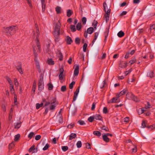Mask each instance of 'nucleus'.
Wrapping results in <instances>:
<instances>
[{
    "instance_id": "f257e3e1",
    "label": "nucleus",
    "mask_w": 155,
    "mask_h": 155,
    "mask_svg": "<svg viewBox=\"0 0 155 155\" xmlns=\"http://www.w3.org/2000/svg\"><path fill=\"white\" fill-rule=\"evenodd\" d=\"M61 23L60 20H59L56 22L54 27V31L53 32V34L55 37V40L56 42H58L59 41V35L60 34V31L61 33H62L63 31L62 29L60 30Z\"/></svg>"
},
{
    "instance_id": "f03ea898",
    "label": "nucleus",
    "mask_w": 155,
    "mask_h": 155,
    "mask_svg": "<svg viewBox=\"0 0 155 155\" xmlns=\"http://www.w3.org/2000/svg\"><path fill=\"white\" fill-rule=\"evenodd\" d=\"M17 29V27L14 26H11L8 27H4L3 32L7 35H11L15 33Z\"/></svg>"
},
{
    "instance_id": "7ed1b4c3",
    "label": "nucleus",
    "mask_w": 155,
    "mask_h": 155,
    "mask_svg": "<svg viewBox=\"0 0 155 155\" xmlns=\"http://www.w3.org/2000/svg\"><path fill=\"white\" fill-rule=\"evenodd\" d=\"M58 104V103L56 102V99L54 98L50 102H46L45 104V106H48L50 110H54L56 105Z\"/></svg>"
},
{
    "instance_id": "20e7f679",
    "label": "nucleus",
    "mask_w": 155,
    "mask_h": 155,
    "mask_svg": "<svg viewBox=\"0 0 155 155\" xmlns=\"http://www.w3.org/2000/svg\"><path fill=\"white\" fill-rule=\"evenodd\" d=\"M35 27L36 28V30L35 31H33V37L34 38H35L36 39V44L38 47L39 51H40V45L39 43L38 40V37L39 36V29L38 27V25H36Z\"/></svg>"
},
{
    "instance_id": "39448f33",
    "label": "nucleus",
    "mask_w": 155,
    "mask_h": 155,
    "mask_svg": "<svg viewBox=\"0 0 155 155\" xmlns=\"http://www.w3.org/2000/svg\"><path fill=\"white\" fill-rule=\"evenodd\" d=\"M44 74L41 73L40 76L38 81V90L40 91H41L44 88V84L43 81Z\"/></svg>"
},
{
    "instance_id": "423d86ee",
    "label": "nucleus",
    "mask_w": 155,
    "mask_h": 155,
    "mask_svg": "<svg viewBox=\"0 0 155 155\" xmlns=\"http://www.w3.org/2000/svg\"><path fill=\"white\" fill-rule=\"evenodd\" d=\"M110 12V9H108V10H107V12H105V14L104 15V19L105 20L106 22H107L109 20Z\"/></svg>"
},
{
    "instance_id": "0eeeda50",
    "label": "nucleus",
    "mask_w": 155,
    "mask_h": 155,
    "mask_svg": "<svg viewBox=\"0 0 155 155\" xmlns=\"http://www.w3.org/2000/svg\"><path fill=\"white\" fill-rule=\"evenodd\" d=\"M28 151L29 152H31L32 151L33 153H36L38 151V148L37 147L35 148V145H33L29 148L28 150Z\"/></svg>"
},
{
    "instance_id": "6e6552de",
    "label": "nucleus",
    "mask_w": 155,
    "mask_h": 155,
    "mask_svg": "<svg viewBox=\"0 0 155 155\" xmlns=\"http://www.w3.org/2000/svg\"><path fill=\"white\" fill-rule=\"evenodd\" d=\"M119 97H118L117 95V94L116 97H113L111 100H110L108 102V103H114L119 102L120 101Z\"/></svg>"
},
{
    "instance_id": "1a4fd4ad",
    "label": "nucleus",
    "mask_w": 155,
    "mask_h": 155,
    "mask_svg": "<svg viewBox=\"0 0 155 155\" xmlns=\"http://www.w3.org/2000/svg\"><path fill=\"white\" fill-rule=\"evenodd\" d=\"M127 63L124 61H120V62L119 66L122 68H125L127 66Z\"/></svg>"
},
{
    "instance_id": "9d476101",
    "label": "nucleus",
    "mask_w": 155,
    "mask_h": 155,
    "mask_svg": "<svg viewBox=\"0 0 155 155\" xmlns=\"http://www.w3.org/2000/svg\"><path fill=\"white\" fill-rule=\"evenodd\" d=\"M62 109H61L60 111L59 112V114L57 116V118L58 119L60 123H61L62 122L63 119L62 117L61 111Z\"/></svg>"
},
{
    "instance_id": "9b49d317",
    "label": "nucleus",
    "mask_w": 155,
    "mask_h": 155,
    "mask_svg": "<svg viewBox=\"0 0 155 155\" xmlns=\"http://www.w3.org/2000/svg\"><path fill=\"white\" fill-rule=\"evenodd\" d=\"M17 69L20 74H22L23 73L21 64H20L17 67Z\"/></svg>"
},
{
    "instance_id": "f8f14e48",
    "label": "nucleus",
    "mask_w": 155,
    "mask_h": 155,
    "mask_svg": "<svg viewBox=\"0 0 155 155\" xmlns=\"http://www.w3.org/2000/svg\"><path fill=\"white\" fill-rule=\"evenodd\" d=\"M57 55L59 58V60L60 61L62 60L63 56L62 53L59 50H57L56 52Z\"/></svg>"
},
{
    "instance_id": "ddd939ff",
    "label": "nucleus",
    "mask_w": 155,
    "mask_h": 155,
    "mask_svg": "<svg viewBox=\"0 0 155 155\" xmlns=\"http://www.w3.org/2000/svg\"><path fill=\"white\" fill-rule=\"evenodd\" d=\"M79 92V88H77L74 93V97L73 98V101H75L77 98L78 94Z\"/></svg>"
},
{
    "instance_id": "4468645a",
    "label": "nucleus",
    "mask_w": 155,
    "mask_h": 155,
    "mask_svg": "<svg viewBox=\"0 0 155 155\" xmlns=\"http://www.w3.org/2000/svg\"><path fill=\"white\" fill-rule=\"evenodd\" d=\"M79 66L78 65H76L74 71V75L75 76H77L79 73Z\"/></svg>"
},
{
    "instance_id": "2eb2a0df",
    "label": "nucleus",
    "mask_w": 155,
    "mask_h": 155,
    "mask_svg": "<svg viewBox=\"0 0 155 155\" xmlns=\"http://www.w3.org/2000/svg\"><path fill=\"white\" fill-rule=\"evenodd\" d=\"M77 136V135L75 133H71L69 136V140H71L75 138Z\"/></svg>"
},
{
    "instance_id": "dca6fc26",
    "label": "nucleus",
    "mask_w": 155,
    "mask_h": 155,
    "mask_svg": "<svg viewBox=\"0 0 155 155\" xmlns=\"http://www.w3.org/2000/svg\"><path fill=\"white\" fill-rule=\"evenodd\" d=\"M127 92V90L126 89H124L121 91L119 93L117 94L118 97H120L123 95L125 94Z\"/></svg>"
},
{
    "instance_id": "f3484780",
    "label": "nucleus",
    "mask_w": 155,
    "mask_h": 155,
    "mask_svg": "<svg viewBox=\"0 0 155 155\" xmlns=\"http://www.w3.org/2000/svg\"><path fill=\"white\" fill-rule=\"evenodd\" d=\"M42 4V12H44L45 10V0H41Z\"/></svg>"
},
{
    "instance_id": "a211bd4d",
    "label": "nucleus",
    "mask_w": 155,
    "mask_h": 155,
    "mask_svg": "<svg viewBox=\"0 0 155 155\" xmlns=\"http://www.w3.org/2000/svg\"><path fill=\"white\" fill-rule=\"evenodd\" d=\"M66 40L67 44L69 45L71 44L72 42V41L71 39V38L68 36L67 37Z\"/></svg>"
},
{
    "instance_id": "6ab92c4d",
    "label": "nucleus",
    "mask_w": 155,
    "mask_h": 155,
    "mask_svg": "<svg viewBox=\"0 0 155 155\" xmlns=\"http://www.w3.org/2000/svg\"><path fill=\"white\" fill-rule=\"evenodd\" d=\"M21 123L20 122L15 123V128L16 129L19 128L21 126Z\"/></svg>"
},
{
    "instance_id": "aec40b11",
    "label": "nucleus",
    "mask_w": 155,
    "mask_h": 155,
    "mask_svg": "<svg viewBox=\"0 0 155 155\" xmlns=\"http://www.w3.org/2000/svg\"><path fill=\"white\" fill-rule=\"evenodd\" d=\"M94 116V119L97 120H101L102 119V117L99 114H96Z\"/></svg>"
},
{
    "instance_id": "412c9836",
    "label": "nucleus",
    "mask_w": 155,
    "mask_h": 155,
    "mask_svg": "<svg viewBox=\"0 0 155 155\" xmlns=\"http://www.w3.org/2000/svg\"><path fill=\"white\" fill-rule=\"evenodd\" d=\"M73 13V11L71 10L70 9H68L67 11V16L68 17H69L72 15Z\"/></svg>"
},
{
    "instance_id": "4be33fe9",
    "label": "nucleus",
    "mask_w": 155,
    "mask_h": 155,
    "mask_svg": "<svg viewBox=\"0 0 155 155\" xmlns=\"http://www.w3.org/2000/svg\"><path fill=\"white\" fill-rule=\"evenodd\" d=\"M103 6L104 10L105 12H107V10H108V9H110L109 8H108L107 7V4L105 2L104 3Z\"/></svg>"
},
{
    "instance_id": "5701e85b",
    "label": "nucleus",
    "mask_w": 155,
    "mask_h": 155,
    "mask_svg": "<svg viewBox=\"0 0 155 155\" xmlns=\"http://www.w3.org/2000/svg\"><path fill=\"white\" fill-rule=\"evenodd\" d=\"M47 63L49 65H53L54 64V61H53V60L51 58L48 59Z\"/></svg>"
},
{
    "instance_id": "b1692460",
    "label": "nucleus",
    "mask_w": 155,
    "mask_h": 155,
    "mask_svg": "<svg viewBox=\"0 0 155 155\" xmlns=\"http://www.w3.org/2000/svg\"><path fill=\"white\" fill-rule=\"evenodd\" d=\"M94 28L92 27L88 28L87 30V33L89 34H91L93 32Z\"/></svg>"
},
{
    "instance_id": "393cba45",
    "label": "nucleus",
    "mask_w": 155,
    "mask_h": 155,
    "mask_svg": "<svg viewBox=\"0 0 155 155\" xmlns=\"http://www.w3.org/2000/svg\"><path fill=\"white\" fill-rule=\"evenodd\" d=\"M103 140L105 142H108L109 141V139L106 135L105 134L103 135Z\"/></svg>"
},
{
    "instance_id": "a878e982",
    "label": "nucleus",
    "mask_w": 155,
    "mask_h": 155,
    "mask_svg": "<svg viewBox=\"0 0 155 155\" xmlns=\"http://www.w3.org/2000/svg\"><path fill=\"white\" fill-rule=\"evenodd\" d=\"M70 28L72 32H75L76 31L77 29L75 28V26L74 25H71Z\"/></svg>"
},
{
    "instance_id": "bb28decb",
    "label": "nucleus",
    "mask_w": 155,
    "mask_h": 155,
    "mask_svg": "<svg viewBox=\"0 0 155 155\" xmlns=\"http://www.w3.org/2000/svg\"><path fill=\"white\" fill-rule=\"evenodd\" d=\"M93 134L94 135L99 137L100 136L101 134V132L98 131H94Z\"/></svg>"
},
{
    "instance_id": "cd10ccee",
    "label": "nucleus",
    "mask_w": 155,
    "mask_h": 155,
    "mask_svg": "<svg viewBox=\"0 0 155 155\" xmlns=\"http://www.w3.org/2000/svg\"><path fill=\"white\" fill-rule=\"evenodd\" d=\"M124 35V33L123 31H120L117 33V35L118 37L120 38L123 36Z\"/></svg>"
},
{
    "instance_id": "c85d7f7f",
    "label": "nucleus",
    "mask_w": 155,
    "mask_h": 155,
    "mask_svg": "<svg viewBox=\"0 0 155 155\" xmlns=\"http://www.w3.org/2000/svg\"><path fill=\"white\" fill-rule=\"evenodd\" d=\"M131 97L132 99L134 101H135L136 102H138L139 101V100H138V98L132 94L131 95Z\"/></svg>"
},
{
    "instance_id": "c756f323",
    "label": "nucleus",
    "mask_w": 155,
    "mask_h": 155,
    "mask_svg": "<svg viewBox=\"0 0 155 155\" xmlns=\"http://www.w3.org/2000/svg\"><path fill=\"white\" fill-rule=\"evenodd\" d=\"M82 27V25L81 24V23H78L77 25L76 26V29L78 31H79L80 30L81 28Z\"/></svg>"
},
{
    "instance_id": "7c9ffc66",
    "label": "nucleus",
    "mask_w": 155,
    "mask_h": 155,
    "mask_svg": "<svg viewBox=\"0 0 155 155\" xmlns=\"http://www.w3.org/2000/svg\"><path fill=\"white\" fill-rule=\"evenodd\" d=\"M99 34L98 32H96L94 34V39L92 41V43L93 44L94 43V42H95L97 38V37L98 35Z\"/></svg>"
},
{
    "instance_id": "2f4dec72",
    "label": "nucleus",
    "mask_w": 155,
    "mask_h": 155,
    "mask_svg": "<svg viewBox=\"0 0 155 155\" xmlns=\"http://www.w3.org/2000/svg\"><path fill=\"white\" fill-rule=\"evenodd\" d=\"M14 84L16 87H18L19 86V82H18L17 79L16 78L14 79Z\"/></svg>"
},
{
    "instance_id": "473e14b6",
    "label": "nucleus",
    "mask_w": 155,
    "mask_h": 155,
    "mask_svg": "<svg viewBox=\"0 0 155 155\" xmlns=\"http://www.w3.org/2000/svg\"><path fill=\"white\" fill-rule=\"evenodd\" d=\"M36 87V82L35 81L33 84V87L32 89V91H33L34 92H35Z\"/></svg>"
},
{
    "instance_id": "72a5a7b5",
    "label": "nucleus",
    "mask_w": 155,
    "mask_h": 155,
    "mask_svg": "<svg viewBox=\"0 0 155 155\" xmlns=\"http://www.w3.org/2000/svg\"><path fill=\"white\" fill-rule=\"evenodd\" d=\"M76 145L77 147L78 148H80L82 146V143L81 141H78L76 144Z\"/></svg>"
},
{
    "instance_id": "f704fd0d",
    "label": "nucleus",
    "mask_w": 155,
    "mask_h": 155,
    "mask_svg": "<svg viewBox=\"0 0 155 155\" xmlns=\"http://www.w3.org/2000/svg\"><path fill=\"white\" fill-rule=\"evenodd\" d=\"M153 74L154 73H153V71H151L148 73L147 75L150 78H152L153 76Z\"/></svg>"
},
{
    "instance_id": "c9c22d12",
    "label": "nucleus",
    "mask_w": 155,
    "mask_h": 155,
    "mask_svg": "<svg viewBox=\"0 0 155 155\" xmlns=\"http://www.w3.org/2000/svg\"><path fill=\"white\" fill-rule=\"evenodd\" d=\"M61 8L60 7L57 6L56 8V11L57 14H59L61 13Z\"/></svg>"
},
{
    "instance_id": "e433bc0d",
    "label": "nucleus",
    "mask_w": 155,
    "mask_h": 155,
    "mask_svg": "<svg viewBox=\"0 0 155 155\" xmlns=\"http://www.w3.org/2000/svg\"><path fill=\"white\" fill-rule=\"evenodd\" d=\"M136 59L135 58H132L130 61L129 63H130V64L132 65L136 62Z\"/></svg>"
},
{
    "instance_id": "4c0bfd02",
    "label": "nucleus",
    "mask_w": 155,
    "mask_h": 155,
    "mask_svg": "<svg viewBox=\"0 0 155 155\" xmlns=\"http://www.w3.org/2000/svg\"><path fill=\"white\" fill-rule=\"evenodd\" d=\"M20 137V135L19 134H17V135H15V136L14 140L15 141H18L19 140Z\"/></svg>"
},
{
    "instance_id": "58836bf2",
    "label": "nucleus",
    "mask_w": 155,
    "mask_h": 155,
    "mask_svg": "<svg viewBox=\"0 0 155 155\" xmlns=\"http://www.w3.org/2000/svg\"><path fill=\"white\" fill-rule=\"evenodd\" d=\"M35 134L34 132H31L30 133V134L28 135V137L30 139H31L32 137H33V136Z\"/></svg>"
},
{
    "instance_id": "ea45409f",
    "label": "nucleus",
    "mask_w": 155,
    "mask_h": 155,
    "mask_svg": "<svg viewBox=\"0 0 155 155\" xmlns=\"http://www.w3.org/2000/svg\"><path fill=\"white\" fill-rule=\"evenodd\" d=\"M43 105V104L42 103H41V104L37 103L36 105V108L38 109L40 107H42Z\"/></svg>"
},
{
    "instance_id": "a19ab883",
    "label": "nucleus",
    "mask_w": 155,
    "mask_h": 155,
    "mask_svg": "<svg viewBox=\"0 0 155 155\" xmlns=\"http://www.w3.org/2000/svg\"><path fill=\"white\" fill-rule=\"evenodd\" d=\"M147 124V122L144 120H143L142 121V127L143 128H144L145 127H147V126L146 125Z\"/></svg>"
},
{
    "instance_id": "79ce46f5",
    "label": "nucleus",
    "mask_w": 155,
    "mask_h": 155,
    "mask_svg": "<svg viewBox=\"0 0 155 155\" xmlns=\"http://www.w3.org/2000/svg\"><path fill=\"white\" fill-rule=\"evenodd\" d=\"M48 90H51L52 89L53 86L52 84L51 83H48Z\"/></svg>"
},
{
    "instance_id": "37998d69",
    "label": "nucleus",
    "mask_w": 155,
    "mask_h": 155,
    "mask_svg": "<svg viewBox=\"0 0 155 155\" xmlns=\"http://www.w3.org/2000/svg\"><path fill=\"white\" fill-rule=\"evenodd\" d=\"M61 148H62V150L64 151H66L68 149V147H67V146H62V147Z\"/></svg>"
},
{
    "instance_id": "c03bdc74",
    "label": "nucleus",
    "mask_w": 155,
    "mask_h": 155,
    "mask_svg": "<svg viewBox=\"0 0 155 155\" xmlns=\"http://www.w3.org/2000/svg\"><path fill=\"white\" fill-rule=\"evenodd\" d=\"M147 127L150 129L151 130H155V125L153 124L149 126H148Z\"/></svg>"
},
{
    "instance_id": "a18cd8bd",
    "label": "nucleus",
    "mask_w": 155,
    "mask_h": 155,
    "mask_svg": "<svg viewBox=\"0 0 155 155\" xmlns=\"http://www.w3.org/2000/svg\"><path fill=\"white\" fill-rule=\"evenodd\" d=\"M94 119V116H92L89 117L88 119V120L90 122H91Z\"/></svg>"
},
{
    "instance_id": "49530a36",
    "label": "nucleus",
    "mask_w": 155,
    "mask_h": 155,
    "mask_svg": "<svg viewBox=\"0 0 155 155\" xmlns=\"http://www.w3.org/2000/svg\"><path fill=\"white\" fill-rule=\"evenodd\" d=\"M10 89L11 92H14V89L13 87V84H11V85H10Z\"/></svg>"
},
{
    "instance_id": "de8ad7c7",
    "label": "nucleus",
    "mask_w": 155,
    "mask_h": 155,
    "mask_svg": "<svg viewBox=\"0 0 155 155\" xmlns=\"http://www.w3.org/2000/svg\"><path fill=\"white\" fill-rule=\"evenodd\" d=\"M36 48L35 47H33L34 53L35 57L36 58L37 57L38 54H37L36 52Z\"/></svg>"
},
{
    "instance_id": "09e8293b",
    "label": "nucleus",
    "mask_w": 155,
    "mask_h": 155,
    "mask_svg": "<svg viewBox=\"0 0 155 155\" xmlns=\"http://www.w3.org/2000/svg\"><path fill=\"white\" fill-rule=\"evenodd\" d=\"M87 47V44L86 43L84 44L83 46V50L84 52H86V51Z\"/></svg>"
},
{
    "instance_id": "8fccbe9b",
    "label": "nucleus",
    "mask_w": 155,
    "mask_h": 155,
    "mask_svg": "<svg viewBox=\"0 0 155 155\" xmlns=\"http://www.w3.org/2000/svg\"><path fill=\"white\" fill-rule=\"evenodd\" d=\"M146 111V110H142L141 109H139L138 110V112L139 114H143L144 112V111Z\"/></svg>"
},
{
    "instance_id": "3c124183",
    "label": "nucleus",
    "mask_w": 155,
    "mask_h": 155,
    "mask_svg": "<svg viewBox=\"0 0 155 155\" xmlns=\"http://www.w3.org/2000/svg\"><path fill=\"white\" fill-rule=\"evenodd\" d=\"M97 22L96 21H94L92 24L93 26L95 29H96Z\"/></svg>"
},
{
    "instance_id": "603ef678",
    "label": "nucleus",
    "mask_w": 155,
    "mask_h": 155,
    "mask_svg": "<svg viewBox=\"0 0 155 155\" xmlns=\"http://www.w3.org/2000/svg\"><path fill=\"white\" fill-rule=\"evenodd\" d=\"M75 83V82L73 81L70 84L69 88L70 89H72L73 88V85Z\"/></svg>"
},
{
    "instance_id": "864d4df0",
    "label": "nucleus",
    "mask_w": 155,
    "mask_h": 155,
    "mask_svg": "<svg viewBox=\"0 0 155 155\" xmlns=\"http://www.w3.org/2000/svg\"><path fill=\"white\" fill-rule=\"evenodd\" d=\"M101 129L102 130H104L105 131L107 132L109 131L108 129L105 126H103Z\"/></svg>"
},
{
    "instance_id": "5fc2aeb1",
    "label": "nucleus",
    "mask_w": 155,
    "mask_h": 155,
    "mask_svg": "<svg viewBox=\"0 0 155 155\" xmlns=\"http://www.w3.org/2000/svg\"><path fill=\"white\" fill-rule=\"evenodd\" d=\"M6 80L10 84V85H11V84H13L12 81L9 78L7 77Z\"/></svg>"
},
{
    "instance_id": "6e6d98bb",
    "label": "nucleus",
    "mask_w": 155,
    "mask_h": 155,
    "mask_svg": "<svg viewBox=\"0 0 155 155\" xmlns=\"http://www.w3.org/2000/svg\"><path fill=\"white\" fill-rule=\"evenodd\" d=\"M82 22H83V24L84 25L86 24V23L87 21V19L85 17H83L82 18Z\"/></svg>"
},
{
    "instance_id": "4d7b16f0",
    "label": "nucleus",
    "mask_w": 155,
    "mask_h": 155,
    "mask_svg": "<svg viewBox=\"0 0 155 155\" xmlns=\"http://www.w3.org/2000/svg\"><path fill=\"white\" fill-rule=\"evenodd\" d=\"M49 147V145L47 143L45 146L43 148V150H45L48 149V147Z\"/></svg>"
},
{
    "instance_id": "13d9d810",
    "label": "nucleus",
    "mask_w": 155,
    "mask_h": 155,
    "mask_svg": "<svg viewBox=\"0 0 155 155\" xmlns=\"http://www.w3.org/2000/svg\"><path fill=\"white\" fill-rule=\"evenodd\" d=\"M61 91H62L64 92L66 91V87L65 86H63L61 88Z\"/></svg>"
},
{
    "instance_id": "bf43d9fd",
    "label": "nucleus",
    "mask_w": 155,
    "mask_h": 155,
    "mask_svg": "<svg viewBox=\"0 0 155 155\" xmlns=\"http://www.w3.org/2000/svg\"><path fill=\"white\" fill-rule=\"evenodd\" d=\"M103 112L104 114H107L108 113V110L107 108L105 107H104L103 109Z\"/></svg>"
},
{
    "instance_id": "052dcab7",
    "label": "nucleus",
    "mask_w": 155,
    "mask_h": 155,
    "mask_svg": "<svg viewBox=\"0 0 155 155\" xmlns=\"http://www.w3.org/2000/svg\"><path fill=\"white\" fill-rule=\"evenodd\" d=\"M78 123L81 125L85 124L84 122L82 120H79L78 121Z\"/></svg>"
},
{
    "instance_id": "680f3d73",
    "label": "nucleus",
    "mask_w": 155,
    "mask_h": 155,
    "mask_svg": "<svg viewBox=\"0 0 155 155\" xmlns=\"http://www.w3.org/2000/svg\"><path fill=\"white\" fill-rule=\"evenodd\" d=\"M80 42V39L78 38H77L75 39V42L76 44H79Z\"/></svg>"
},
{
    "instance_id": "e2e57ef3",
    "label": "nucleus",
    "mask_w": 155,
    "mask_h": 155,
    "mask_svg": "<svg viewBox=\"0 0 155 155\" xmlns=\"http://www.w3.org/2000/svg\"><path fill=\"white\" fill-rule=\"evenodd\" d=\"M41 138V136L40 135H36L35 137V139L36 140H38Z\"/></svg>"
},
{
    "instance_id": "0e129e2a",
    "label": "nucleus",
    "mask_w": 155,
    "mask_h": 155,
    "mask_svg": "<svg viewBox=\"0 0 155 155\" xmlns=\"http://www.w3.org/2000/svg\"><path fill=\"white\" fill-rule=\"evenodd\" d=\"M108 35V31H107L105 32V40H106Z\"/></svg>"
},
{
    "instance_id": "69168bd1",
    "label": "nucleus",
    "mask_w": 155,
    "mask_h": 155,
    "mask_svg": "<svg viewBox=\"0 0 155 155\" xmlns=\"http://www.w3.org/2000/svg\"><path fill=\"white\" fill-rule=\"evenodd\" d=\"M96 103H93L92 104V106L91 108V109L92 110H94L95 107Z\"/></svg>"
},
{
    "instance_id": "338daca9",
    "label": "nucleus",
    "mask_w": 155,
    "mask_h": 155,
    "mask_svg": "<svg viewBox=\"0 0 155 155\" xmlns=\"http://www.w3.org/2000/svg\"><path fill=\"white\" fill-rule=\"evenodd\" d=\"M63 73H60L59 75V78L60 80H62L63 79Z\"/></svg>"
},
{
    "instance_id": "774afa93",
    "label": "nucleus",
    "mask_w": 155,
    "mask_h": 155,
    "mask_svg": "<svg viewBox=\"0 0 155 155\" xmlns=\"http://www.w3.org/2000/svg\"><path fill=\"white\" fill-rule=\"evenodd\" d=\"M152 29L155 30V24L153 25L150 27V30L151 31Z\"/></svg>"
}]
</instances>
